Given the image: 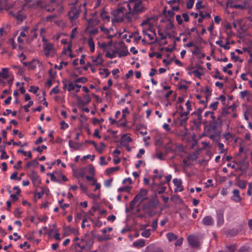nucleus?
I'll list each match as a JSON object with an SVG mask.
<instances>
[{
	"label": "nucleus",
	"instance_id": "obj_1",
	"mask_svg": "<svg viewBox=\"0 0 252 252\" xmlns=\"http://www.w3.org/2000/svg\"><path fill=\"white\" fill-rule=\"evenodd\" d=\"M126 4L128 11L126 12V18L129 22L136 21L146 10L142 0H130Z\"/></svg>",
	"mask_w": 252,
	"mask_h": 252
},
{
	"label": "nucleus",
	"instance_id": "obj_2",
	"mask_svg": "<svg viewBox=\"0 0 252 252\" xmlns=\"http://www.w3.org/2000/svg\"><path fill=\"white\" fill-rule=\"evenodd\" d=\"M124 7H121L113 11L112 12L113 16V18L112 20V21L118 23L124 22L127 23H131L132 22H128L126 19V12L124 13Z\"/></svg>",
	"mask_w": 252,
	"mask_h": 252
},
{
	"label": "nucleus",
	"instance_id": "obj_3",
	"mask_svg": "<svg viewBox=\"0 0 252 252\" xmlns=\"http://www.w3.org/2000/svg\"><path fill=\"white\" fill-rule=\"evenodd\" d=\"M221 123L220 117L216 119V121H211L209 124L205 127L207 133L216 132V131H220L217 129V127L219 124Z\"/></svg>",
	"mask_w": 252,
	"mask_h": 252
},
{
	"label": "nucleus",
	"instance_id": "obj_4",
	"mask_svg": "<svg viewBox=\"0 0 252 252\" xmlns=\"http://www.w3.org/2000/svg\"><path fill=\"white\" fill-rule=\"evenodd\" d=\"M80 13V10L76 6L72 7L69 10L68 16L72 24H73L75 20L79 17Z\"/></svg>",
	"mask_w": 252,
	"mask_h": 252
},
{
	"label": "nucleus",
	"instance_id": "obj_5",
	"mask_svg": "<svg viewBox=\"0 0 252 252\" xmlns=\"http://www.w3.org/2000/svg\"><path fill=\"white\" fill-rule=\"evenodd\" d=\"M29 177L34 187H37L40 185L41 179L36 172L32 171L30 173Z\"/></svg>",
	"mask_w": 252,
	"mask_h": 252
},
{
	"label": "nucleus",
	"instance_id": "obj_6",
	"mask_svg": "<svg viewBox=\"0 0 252 252\" xmlns=\"http://www.w3.org/2000/svg\"><path fill=\"white\" fill-rule=\"evenodd\" d=\"M29 29L30 27L25 26L22 27L19 30L20 32L19 36L18 37V42L19 43H22L24 42L25 40L24 38L27 37V34L28 33Z\"/></svg>",
	"mask_w": 252,
	"mask_h": 252
},
{
	"label": "nucleus",
	"instance_id": "obj_7",
	"mask_svg": "<svg viewBox=\"0 0 252 252\" xmlns=\"http://www.w3.org/2000/svg\"><path fill=\"white\" fill-rule=\"evenodd\" d=\"M76 99L78 102V107H83L90 102L92 98L89 94H85L83 96V99H82L80 96H77Z\"/></svg>",
	"mask_w": 252,
	"mask_h": 252
},
{
	"label": "nucleus",
	"instance_id": "obj_8",
	"mask_svg": "<svg viewBox=\"0 0 252 252\" xmlns=\"http://www.w3.org/2000/svg\"><path fill=\"white\" fill-rule=\"evenodd\" d=\"M147 193L148 191L147 189H141L140 190L139 193L135 196V199H137L138 201H140L138 205H139L142 202L146 199V198H145L144 197L147 194Z\"/></svg>",
	"mask_w": 252,
	"mask_h": 252
},
{
	"label": "nucleus",
	"instance_id": "obj_9",
	"mask_svg": "<svg viewBox=\"0 0 252 252\" xmlns=\"http://www.w3.org/2000/svg\"><path fill=\"white\" fill-rule=\"evenodd\" d=\"M207 136L215 142H219L221 139L220 131H216L213 132H208Z\"/></svg>",
	"mask_w": 252,
	"mask_h": 252
},
{
	"label": "nucleus",
	"instance_id": "obj_10",
	"mask_svg": "<svg viewBox=\"0 0 252 252\" xmlns=\"http://www.w3.org/2000/svg\"><path fill=\"white\" fill-rule=\"evenodd\" d=\"M173 183L175 186L176 187L174 189V192H177L178 191H182L184 188L182 185V181L180 179L174 178L173 180Z\"/></svg>",
	"mask_w": 252,
	"mask_h": 252
},
{
	"label": "nucleus",
	"instance_id": "obj_11",
	"mask_svg": "<svg viewBox=\"0 0 252 252\" xmlns=\"http://www.w3.org/2000/svg\"><path fill=\"white\" fill-rule=\"evenodd\" d=\"M231 199L236 203H239L241 201L242 198L240 196V191L238 189L233 190Z\"/></svg>",
	"mask_w": 252,
	"mask_h": 252
},
{
	"label": "nucleus",
	"instance_id": "obj_12",
	"mask_svg": "<svg viewBox=\"0 0 252 252\" xmlns=\"http://www.w3.org/2000/svg\"><path fill=\"white\" fill-rule=\"evenodd\" d=\"M188 240L189 245L192 247H197L199 245L197 238L193 235L189 236Z\"/></svg>",
	"mask_w": 252,
	"mask_h": 252
},
{
	"label": "nucleus",
	"instance_id": "obj_13",
	"mask_svg": "<svg viewBox=\"0 0 252 252\" xmlns=\"http://www.w3.org/2000/svg\"><path fill=\"white\" fill-rule=\"evenodd\" d=\"M217 225L221 226L224 223L223 212L221 210L217 211Z\"/></svg>",
	"mask_w": 252,
	"mask_h": 252
},
{
	"label": "nucleus",
	"instance_id": "obj_14",
	"mask_svg": "<svg viewBox=\"0 0 252 252\" xmlns=\"http://www.w3.org/2000/svg\"><path fill=\"white\" fill-rule=\"evenodd\" d=\"M145 252H163V251L161 248L151 244L146 248Z\"/></svg>",
	"mask_w": 252,
	"mask_h": 252
},
{
	"label": "nucleus",
	"instance_id": "obj_15",
	"mask_svg": "<svg viewBox=\"0 0 252 252\" xmlns=\"http://www.w3.org/2000/svg\"><path fill=\"white\" fill-rule=\"evenodd\" d=\"M202 223L204 225H212L214 224V219L211 216H205L202 220Z\"/></svg>",
	"mask_w": 252,
	"mask_h": 252
},
{
	"label": "nucleus",
	"instance_id": "obj_16",
	"mask_svg": "<svg viewBox=\"0 0 252 252\" xmlns=\"http://www.w3.org/2000/svg\"><path fill=\"white\" fill-rule=\"evenodd\" d=\"M189 113V111H187L186 112H182L180 113V119L181 125L183 126L186 124V121L188 119V116Z\"/></svg>",
	"mask_w": 252,
	"mask_h": 252
},
{
	"label": "nucleus",
	"instance_id": "obj_17",
	"mask_svg": "<svg viewBox=\"0 0 252 252\" xmlns=\"http://www.w3.org/2000/svg\"><path fill=\"white\" fill-rule=\"evenodd\" d=\"M121 141L123 146H126L129 143L132 142V139L130 137L127 136L126 134H123L121 137Z\"/></svg>",
	"mask_w": 252,
	"mask_h": 252
},
{
	"label": "nucleus",
	"instance_id": "obj_18",
	"mask_svg": "<svg viewBox=\"0 0 252 252\" xmlns=\"http://www.w3.org/2000/svg\"><path fill=\"white\" fill-rule=\"evenodd\" d=\"M54 48L53 45L51 43H48L43 45V50L46 55H48L51 51Z\"/></svg>",
	"mask_w": 252,
	"mask_h": 252
},
{
	"label": "nucleus",
	"instance_id": "obj_19",
	"mask_svg": "<svg viewBox=\"0 0 252 252\" xmlns=\"http://www.w3.org/2000/svg\"><path fill=\"white\" fill-rule=\"evenodd\" d=\"M133 246L135 248H142L145 245V241L144 239H140L133 243Z\"/></svg>",
	"mask_w": 252,
	"mask_h": 252
},
{
	"label": "nucleus",
	"instance_id": "obj_20",
	"mask_svg": "<svg viewBox=\"0 0 252 252\" xmlns=\"http://www.w3.org/2000/svg\"><path fill=\"white\" fill-rule=\"evenodd\" d=\"M0 74L1 78L3 79L9 78L10 77V74L8 71V68H2L1 71L0 72Z\"/></svg>",
	"mask_w": 252,
	"mask_h": 252
},
{
	"label": "nucleus",
	"instance_id": "obj_21",
	"mask_svg": "<svg viewBox=\"0 0 252 252\" xmlns=\"http://www.w3.org/2000/svg\"><path fill=\"white\" fill-rule=\"evenodd\" d=\"M75 87L77 88H80L81 87V85L77 84L76 83L74 82H69L68 84L67 91L68 92H71L75 90Z\"/></svg>",
	"mask_w": 252,
	"mask_h": 252
},
{
	"label": "nucleus",
	"instance_id": "obj_22",
	"mask_svg": "<svg viewBox=\"0 0 252 252\" xmlns=\"http://www.w3.org/2000/svg\"><path fill=\"white\" fill-rule=\"evenodd\" d=\"M17 58L21 61L24 66H27L31 64L30 62H24V61L26 59L27 57L23 53H21L20 55L17 56Z\"/></svg>",
	"mask_w": 252,
	"mask_h": 252
},
{
	"label": "nucleus",
	"instance_id": "obj_23",
	"mask_svg": "<svg viewBox=\"0 0 252 252\" xmlns=\"http://www.w3.org/2000/svg\"><path fill=\"white\" fill-rule=\"evenodd\" d=\"M192 115L196 116L193 120L194 124L196 126H200L201 125L202 116L201 115L198 114H193Z\"/></svg>",
	"mask_w": 252,
	"mask_h": 252
},
{
	"label": "nucleus",
	"instance_id": "obj_24",
	"mask_svg": "<svg viewBox=\"0 0 252 252\" xmlns=\"http://www.w3.org/2000/svg\"><path fill=\"white\" fill-rule=\"evenodd\" d=\"M100 17L101 19L106 22H109L110 20V17L107 12L104 10H102L100 12Z\"/></svg>",
	"mask_w": 252,
	"mask_h": 252
},
{
	"label": "nucleus",
	"instance_id": "obj_25",
	"mask_svg": "<svg viewBox=\"0 0 252 252\" xmlns=\"http://www.w3.org/2000/svg\"><path fill=\"white\" fill-rule=\"evenodd\" d=\"M106 147V145L103 142L100 143V146H98L97 144H95L94 145L95 149L99 154H101Z\"/></svg>",
	"mask_w": 252,
	"mask_h": 252
},
{
	"label": "nucleus",
	"instance_id": "obj_26",
	"mask_svg": "<svg viewBox=\"0 0 252 252\" xmlns=\"http://www.w3.org/2000/svg\"><path fill=\"white\" fill-rule=\"evenodd\" d=\"M166 237L169 242L176 240L178 239V236L173 232H169L166 234Z\"/></svg>",
	"mask_w": 252,
	"mask_h": 252
},
{
	"label": "nucleus",
	"instance_id": "obj_27",
	"mask_svg": "<svg viewBox=\"0 0 252 252\" xmlns=\"http://www.w3.org/2000/svg\"><path fill=\"white\" fill-rule=\"evenodd\" d=\"M88 45L91 52H94L95 49V45L93 37L90 36L88 41Z\"/></svg>",
	"mask_w": 252,
	"mask_h": 252
},
{
	"label": "nucleus",
	"instance_id": "obj_28",
	"mask_svg": "<svg viewBox=\"0 0 252 252\" xmlns=\"http://www.w3.org/2000/svg\"><path fill=\"white\" fill-rule=\"evenodd\" d=\"M68 145L71 148H73L75 150H78L79 149L80 147H81V145L77 142H74L72 140H69L68 142Z\"/></svg>",
	"mask_w": 252,
	"mask_h": 252
},
{
	"label": "nucleus",
	"instance_id": "obj_29",
	"mask_svg": "<svg viewBox=\"0 0 252 252\" xmlns=\"http://www.w3.org/2000/svg\"><path fill=\"white\" fill-rule=\"evenodd\" d=\"M77 247H79L80 250H77L78 252H82L83 250L85 248V246L84 245H81L80 243H74L73 244L71 248L72 249H77Z\"/></svg>",
	"mask_w": 252,
	"mask_h": 252
},
{
	"label": "nucleus",
	"instance_id": "obj_30",
	"mask_svg": "<svg viewBox=\"0 0 252 252\" xmlns=\"http://www.w3.org/2000/svg\"><path fill=\"white\" fill-rule=\"evenodd\" d=\"M153 19V17H147L145 20H143L142 22L141 23L140 26H144L146 25H149L150 27L152 26V23H151V21Z\"/></svg>",
	"mask_w": 252,
	"mask_h": 252
},
{
	"label": "nucleus",
	"instance_id": "obj_31",
	"mask_svg": "<svg viewBox=\"0 0 252 252\" xmlns=\"http://www.w3.org/2000/svg\"><path fill=\"white\" fill-rule=\"evenodd\" d=\"M93 61L97 65H101L103 61L101 57V54H99L95 59L93 60Z\"/></svg>",
	"mask_w": 252,
	"mask_h": 252
},
{
	"label": "nucleus",
	"instance_id": "obj_32",
	"mask_svg": "<svg viewBox=\"0 0 252 252\" xmlns=\"http://www.w3.org/2000/svg\"><path fill=\"white\" fill-rule=\"evenodd\" d=\"M17 153H22L25 156H27L29 158H32V155L31 151L27 152L22 149H19L17 151Z\"/></svg>",
	"mask_w": 252,
	"mask_h": 252
},
{
	"label": "nucleus",
	"instance_id": "obj_33",
	"mask_svg": "<svg viewBox=\"0 0 252 252\" xmlns=\"http://www.w3.org/2000/svg\"><path fill=\"white\" fill-rule=\"evenodd\" d=\"M237 186L241 189H245L246 188V182L240 180L238 181Z\"/></svg>",
	"mask_w": 252,
	"mask_h": 252
},
{
	"label": "nucleus",
	"instance_id": "obj_34",
	"mask_svg": "<svg viewBox=\"0 0 252 252\" xmlns=\"http://www.w3.org/2000/svg\"><path fill=\"white\" fill-rule=\"evenodd\" d=\"M38 165V162L36 159H33L27 164V166L30 167L31 166L36 167Z\"/></svg>",
	"mask_w": 252,
	"mask_h": 252
},
{
	"label": "nucleus",
	"instance_id": "obj_35",
	"mask_svg": "<svg viewBox=\"0 0 252 252\" xmlns=\"http://www.w3.org/2000/svg\"><path fill=\"white\" fill-rule=\"evenodd\" d=\"M164 183H161L160 185H159V186L158 189V194H160L161 193H163V192H164L165 191V190L166 189V187L165 186H163V185Z\"/></svg>",
	"mask_w": 252,
	"mask_h": 252
},
{
	"label": "nucleus",
	"instance_id": "obj_36",
	"mask_svg": "<svg viewBox=\"0 0 252 252\" xmlns=\"http://www.w3.org/2000/svg\"><path fill=\"white\" fill-rule=\"evenodd\" d=\"M199 16L200 17L198 19V22L199 23H201L203 22V19L206 17H210V14L209 13H205V16L203 15V12H200L199 13Z\"/></svg>",
	"mask_w": 252,
	"mask_h": 252
},
{
	"label": "nucleus",
	"instance_id": "obj_37",
	"mask_svg": "<svg viewBox=\"0 0 252 252\" xmlns=\"http://www.w3.org/2000/svg\"><path fill=\"white\" fill-rule=\"evenodd\" d=\"M151 234V230L150 229H145L141 232L142 236L145 238H149Z\"/></svg>",
	"mask_w": 252,
	"mask_h": 252
},
{
	"label": "nucleus",
	"instance_id": "obj_38",
	"mask_svg": "<svg viewBox=\"0 0 252 252\" xmlns=\"http://www.w3.org/2000/svg\"><path fill=\"white\" fill-rule=\"evenodd\" d=\"M119 169V167H110L107 168L105 170V172L107 175H110L115 171H117Z\"/></svg>",
	"mask_w": 252,
	"mask_h": 252
},
{
	"label": "nucleus",
	"instance_id": "obj_39",
	"mask_svg": "<svg viewBox=\"0 0 252 252\" xmlns=\"http://www.w3.org/2000/svg\"><path fill=\"white\" fill-rule=\"evenodd\" d=\"M2 26L5 30V34L11 32V25L10 24L4 23L2 24Z\"/></svg>",
	"mask_w": 252,
	"mask_h": 252
},
{
	"label": "nucleus",
	"instance_id": "obj_40",
	"mask_svg": "<svg viewBox=\"0 0 252 252\" xmlns=\"http://www.w3.org/2000/svg\"><path fill=\"white\" fill-rule=\"evenodd\" d=\"M139 201L137 199H135V197H134L133 200L129 203V209L131 210H133L135 208L136 204Z\"/></svg>",
	"mask_w": 252,
	"mask_h": 252
},
{
	"label": "nucleus",
	"instance_id": "obj_41",
	"mask_svg": "<svg viewBox=\"0 0 252 252\" xmlns=\"http://www.w3.org/2000/svg\"><path fill=\"white\" fill-rule=\"evenodd\" d=\"M88 81V79L85 77H81L78 78H77L74 80V83H81L84 84L86 83Z\"/></svg>",
	"mask_w": 252,
	"mask_h": 252
},
{
	"label": "nucleus",
	"instance_id": "obj_42",
	"mask_svg": "<svg viewBox=\"0 0 252 252\" xmlns=\"http://www.w3.org/2000/svg\"><path fill=\"white\" fill-rule=\"evenodd\" d=\"M227 251H220L219 252H234L236 250V247L235 245H230L229 246H226Z\"/></svg>",
	"mask_w": 252,
	"mask_h": 252
},
{
	"label": "nucleus",
	"instance_id": "obj_43",
	"mask_svg": "<svg viewBox=\"0 0 252 252\" xmlns=\"http://www.w3.org/2000/svg\"><path fill=\"white\" fill-rule=\"evenodd\" d=\"M110 72L107 68H103L102 69H101L100 71V74L101 75H105L104 78H107L110 74Z\"/></svg>",
	"mask_w": 252,
	"mask_h": 252
},
{
	"label": "nucleus",
	"instance_id": "obj_44",
	"mask_svg": "<svg viewBox=\"0 0 252 252\" xmlns=\"http://www.w3.org/2000/svg\"><path fill=\"white\" fill-rule=\"evenodd\" d=\"M47 149L46 146L43 145L41 147H38L37 148H34L33 149V151H37L40 153H41L44 150Z\"/></svg>",
	"mask_w": 252,
	"mask_h": 252
},
{
	"label": "nucleus",
	"instance_id": "obj_45",
	"mask_svg": "<svg viewBox=\"0 0 252 252\" xmlns=\"http://www.w3.org/2000/svg\"><path fill=\"white\" fill-rule=\"evenodd\" d=\"M131 188L129 186L127 187H123L122 188H120L118 189V191L119 192L120 191H126L127 192H129L131 190Z\"/></svg>",
	"mask_w": 252,
	"mask_h": 252
},
{
	"label": "nucleus",
	"instance_id": "obj_46",
	"mask_svg": "<svg viewBox=\"0 0 252 252\" xmlns=\"http://www.w3.org/2000/svg\"><path fill=\"white\" fill-rule=\"evenodd\" d=\"M7 44L8 45L11 46L13 49H15L16 48V46H15V42H14V39L13 37L10 38L8 40Z\"/></svg>",
	"mask_w": 252,
	"mask_h": 252
},
{
	"label": "nucleus",
	"instance_id": "obj_47",
	"mask_svg": "<svg viewBox=\"0 0 252 252\" xmlns=\"http://www.w3.org/2000/svg\"><path fill=\"white\" fill-rule=\"evenodd\" d=\"M19 247L23 250H26L29 249L30 247V245L28 244V242L27 241L24 242L23 244H21L19 245Z\"/></svg>",
	"mask_w": 252,
	"mask_h": 252
},
{
	"label": "nucleus",
	"instance_id": "obj_48",
	"mask_svg": "<svg viewBox=\"0 0 252 252\" xmlns=\"http://www.w3.org/2000/svg\"><path fill=\"white\" fill-rule=\"evenodd\" d=\"M218 147L220 150V154L224 153L226 152V150L224 149V144L222 143H218Z\"/></svg>",
	"mask_w": 252,
	"mask_h": 252
},
{
	"label": "nucleus",
	"instance_id": "obj_49",
	"mask_svg": "<svg viewBox=\"0 0 252 252\" xmlns=\"http://www.w3.org/2000/svg\"><path fill=\"white\" fill-rule=\"evenodd\" d=\"M223 138L227 141L233 137L232 135L229 132L224 133L223 134Z\"/></svg>",
	"mask_w": 252,
	"mask_h": 252
},
{
	"label": "nucleus",
	"instance_id": "obj_50",
	"mask_svg": "<svg viewBox=\"0 0 252 252\" xmlns=\"http://www.w3.org/2000/svg\"><path fill=\"white\" fill-rule=\"evenodd\" d=\"M214 77L216 79H219L220 80L223 79V76L220 75V72L218 70L216 71L215 74L214 75Z\"/></svg>",
	"mask_w": 252,
	"mask_h": 252
},
{
	"label": "nucleus",
	"instance_id": "obj_51",
	"mask_svg": "<svg viewBox=\"0 0 252 252\" xmlns=\"http://www.w3.org/2000/svg\"><path fill=\"white\" fill-rule=\"evenodd\" d=\"M68 64L67 62H61L59 66L56 65L55 68L58 69L59 70H61L63 68V65H64L65 66L67 65Z\"/></svg>",
	"mask_w": 252,
	"mask_h": 252
},
{
	"label": "nucleus",
	"instance_id": "obj_52",
	"mask_svg": "<svg viewBox=\"0 0 252 252\" xmlns=\"http://www.w3.org/2000/svg\"><path fill=\"white\" fill-rule=\"evenodd\" d=\"M219 104L218 101H215L210 105V108H211L213 110H216L217 109L218 105Z\"/></svg>",
	"mask_w": 252,
	"mask_h": 252
},
{
	"label": "nucleus",
	"instance_id": "obj_53",
	"mask_svg": "<svg viewBox=\"0 0 252 252\" xmlns=\"http://www.w3.org/2000/svg\"><path fill=\"white\" fill-rule=\"evenodd\" d=\"M155 157L156 158H158V159L159 160H164V158L163 157V154L162 153L160 152V153H157L155 155Z\"/></svg>",
	"mask_w": 252,
	"mask_h": 252
},
{
	"label": "nucleus",
	"instance_id": "obj_54",
	"mask_svg": "<svg viewBox=\"0 0 252 252\" xmlns=\"http://www.w3.org/2000/svg\"><path fill=\"white\" fill-rule=\"evenodd\" d=\"M93 186L95 185V189H94V191H95L96 190L99 189L101 187V185L99 183H96V180H94V182L92 184Z\"/></svg>",
	"mask_w": 252,
	"mask_h": 252
},
{
	"label": "nucleus",
	"instance_id": "obj_55",
	"mask_svg": "<svg viewBox=\"0 0 252 252\" xmlns=\"http://www.w3.org/2000/svg\"><path fill=\"white\" fill-rule=\"evenodd\" d=\"M166 17H168L169 18H173L174 15V13L172 10H169L166 12L165 14Z\"/></svg>",
	"mask_w": 252,
	"mask_h": 252
},
{
	"label": "nucleus",
	"instance_id": "obj_56",
	"mask_svg": "<svg viewBox=\"0 0 252 252\" xmlns=\"http://www.w3.org/2000/svg\"><path fill=\"white\" fill-rule=\"evenodd\" d=\"M59 91H60V90H59V88H58V86H57L55 87L54 88H53L51 90V92H50V94H58V93H59Z\"/></svg>",
	"mask_w": 252,
	"mask_h": 252
},
{
	"label": "nucleus",
	"instance_id": "obj_57",
	"mask_svg": "<svg viewBox=\"0 0 252 252\" xmlns=\"http://www.w3.org/2000/svg\"><path fill=\"white\" fill-rule=\"evenodd\" d=\"M247 194L249 196H251L252 195V183H249L248 184Z\"/></svg>",
	"mask_w": 252,
	"mask_h": 252
},
{
	"label": "nucleus",
	"instance_id": "obj_58",
	"mask_svg": "<svg viewBox=\"0 0 252 252\" xmlns=\"http://www.w3.org/2000/svg\"><path fill=\"white\" fill-rule=\"evenodd\" d=\"M61 124V128L62 129H65L68 127L69 125L66 123L64 121H62L60 123Z\"/></svg>",
	"mask_w": 252,
	"mask_h": 252
},
{
	"label": "nucleus",
	"instance_id": "obj_59",
	"mask_svg": "<svg viewBox=\"0 0 252 252\" xmlns=\"http://www.w3.org/2000/svg\"><path fill=\"white\" fill-rule=\"evenodd\" d=\"M24 19L25 17L24 16L21 15V14L19 13H17V24L18 23V22H22Z\"/></svg>",
	"mask_w": 252,
	"mask_h": 252
},
{
	"label": "nucleus",
	"instance_id": "obj_60",
	"mask_svg": "<svg viewBox=\"0 0 252 252\" xmlns=\"http://www.w3.org/2000/svg\"><path fill=\"white\" fill-rule=\"evenodd\" d=\"M33 104V101H29L28 104L25 105L24 106V108L25 109V111L26 112H29V108Z\"/></svg>",
	"mask_w": 252,
	"mask_h": 252
},
{
	"label": "nucleus",
	"instance_id": "obj_61",
	"mask_svg": "<svg viewBox=\"0 0 252 252\" xmlns=\"http://www.w3.org/2000/svg\"><path fill=\"white\" fill-rule=\"evenodd\" d=\"M100 29L101 31L103 32L106 34H109V33L110 32V30L105 28L104 26H100Z\"/></svg>",
	"mask_w": 252,
	"mask_h": 252
},
{
	"label": "nucleus",
	"instance_id": "obj_62",
	"mask_svg": "<svg viewBox=\"0 0 252 252\" xmlns=\"http://www.w3.org/2000/svg\"><path fill=\"white\" fill-rule=\"evenodd\" d=\"M227 41L225 44L222 45V47L225 50H228L230 48V42L229 41V38H226Z\"/></svg>",
	"mask_w": 252,
	"mask_h": 252
},
{
	"label": "nucleus",
	"instance_id": "obj_63",
	"mask_svg": "<svg viewBox=\"0 0 252 252\" xmlns=\"http://www.w3.org/2000/svg\"><path fill=\"white\" fill-rule=\"evenodd\" d=\"M194 0H189L187 3V7L188 9H190L192 7L194 4Z\"/></svg>",
	"mask_w": 252,
	"mask_h": 252
},
{
	"label": "nucleus",
	"instance_id": "obj_64",
	"mask_svg": "<svg viewBox=\"0 0 252 252\" xmlns=\"http://www.w3.org/2000/svg\"><path fill=\"white\" fill-rule=\"evenodd\" d=\"M202 2L201 0L198 1L195 4L196 9H200L201 8H203L204 7L202 5Z\"/></svg>",
	"mask_w": 252,
	"mask_h": 252
}]
</instances>
